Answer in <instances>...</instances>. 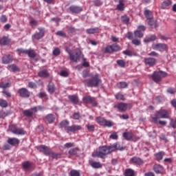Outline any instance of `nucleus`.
I'll return each instance as SVG.
<instances>
[{"instance_id":"f704fd0d","label":"nucleus","mask_w":176,"mask_h":176,"mask_svg":"<svg viewBox=\"0 0 176 176\" xmlns=\"http://www.w3.org/2000/svg\"><path fill=\"white\" fill-rule=\"evenodd\" d=\"M171 5V1L166 0L162 3L161 8L162 9H166L168 6H170Z\"/></svg>"},{"instance_id":"423d86ee","label":"nucleus","mask_w":176,"mask_h":176,"mask_svg":"<svg viewBox=\"0 0 176 176\" xmlns=\"http://www.w3.org/2000/svg\"><path fill=\"white\" fill-rule=\"evenodd\" d=\"M96 122L100 126H104L106 127H112L113 122L111 120H107L102 117H98L96 118Z\"/></svg>"},{"instance_id":"e2e57ef3","label":"nucleus","mask_w":176,"mask_h":176,"mask_svg":"<svg viewBox=\"0 0 176 176\" xmlns=\"http://www.w3.org/2000/svg\"><path fill=\"white\" fill-rule=\"evenodd\" d=\"M116 100H124V96L122 94H118L116 95Z\"/></svg>"},{"instance_id":"0eeeda50","label":"nucleus","mask_w":176,"mask_h":176,"mask_svg":"<svg viewBox=\"0 0 176 176\" xmlns=\"http://www.w3.org/2000/svg\"><path fill=\"white\" fill-rule=\"evenodd\" d=\"M10 130L13 134H16V135H24V134H25V131H24V129L17 128L15 125H11L10 126Z\"/></svg>"},{"instance_id":"8fccbe9b","label":"nucleus","mask_w":176,"mask_h":176,"mask_svg":"<svg viewBox=\"0 0 176 176\" xmlns=\"http://www.w3.org/2000/svg\"><path fill=\"white\" fill-rule=\"evenodd\" d=\"M52 157H53V159H59V157H61V154L60 153H53L52 151H50V154Z\"/></svg>"},{"instance_id":"aec40b11","label":"nucleus","mask_w":176,"mask_h":176,"mask_svg":"<svg viewBox=\"0 0 176 176\" xmlns=\"http://www.w3.org/2000/svg\"><path fill=\"white\" fill-rule=\"evenodd\" d=\"M13 61V57L10 54L6 55L2 58L3 64H9Z\"/></svg>"},{"instance_id":"5fc2aeb1","label":"nucleus","mask_w":176,"mask_h":176,"mask_svg":"<svg viewBox=\"0 0 176 176\" xmlns=\"http://www.w3.org/2000/svg\"><path fill=\"white\" fill-rule=\"evenodd\" d=\"M132 43L135 46H140L141 45V41L138 38H134L132 40Z\"/></svg>"},{"instance_id":"2eb2a0df","label":"nucleus","mask_w":176,"mask_h":176,"mask_svg":"<svg viewBox=\"0 0 176 176\" xmlns=\"http://www.w3.org/2000/svg\"><path fill=\"white\" fill-rule=\"evenodd\" d=\"M69 10L73 14H78L80 12L83 10V8L78 6H71L69 7Z\"/></svg>"},{"instance_id":"4468645a","label":"nucleus","mask_w":176,"mask_h":176,"mask_svg":"<svg viewBox=\"0 0 176 176\" xmlns=\"http://www.w3.org/2000/svg\"><path fill=\"white\" fill-rule=\"evenodd\" d=\"M157 60L155 58H145L144 63L146 65H148V67H153V65H156Z\"/></svg>"},{"instance_id":"6ab92c4d","label":"nucleus","mask_w":176,"mask_h":176,"mask_svg":"<svg viewBox=\"0 0 176 176\" xmlns=\"http://www.w3.org/2000/svg\"><path fill=\"white\" fill-rule=\"evenodd\" d=\"M131 163H133V164H138V166H141V164L144 163V161L142 160V159L138 157H133L131 159Z\"/></svg>"},{"instance_id":"f03ea898","label":"nucleus","mask_w":176,"mask_h":176,"mask_svg":"<svg viewBox=\"0 0 176 176\" xmlns=\"http://www.w3.org/2000/svg\"><path fill=\"white\" fill-rule=\"evenodd\" d=\"M100 82L101 80L100 79V77H98V74L94 76L91 79H86L83 80V83L87 87H98Z\"/></svg>"},{"instance_id":"c756f323","label":"nucleus","mask_w":176,"mask_h":176,"mask_svg":"<svg viewBox=\"0 0 176 176\" xmlns=\"http://www.w3.org/2000/svg\"><path fill=\"white\" fill-rule=\"evenodd\" d=\"M87 34H98L100 32V28H89L86 30Z\"/></svg>"},{"instance_id":"9d476101","label":"nucleus","mask_w":176,"mask_h":176,"mask_svg":"<svg viewBox=\"0 0 176 176\" xmlns=\"http://www.w3.org/2000/svg\"><path fill=\"white\" fill-rule=\"evenodd\" d=\"M154 50H159V52H166L168 50V46L164 43H157L153 45Z\"/></svg>"},{"instance_id":"6e6d98bb","label":"nucleus","mask_w":176,"mask_h":176,"mask_svg":"<svg viewBox=\"0 0 176 176\" xmlns=\"http://www.w3.org/2000/svg\"><path fill=\"white\" fill-rule=\"evenodd\" d=\"M86 127H87L88 131H91V133H93V131H94V130L96 129L94 125H91V124H87Z\"/></svg>"},{"instance_id":"49530a36","label":"nucleus","mask_w":176,"mask_h":176,"mask_svg":"<svg viewBox=\"0 0 176 176\" xmlns=\"http://www.w3.org/2000/svg\"><path fill=\"white\" fill-rule=\"evenodd\" d=\"M109 138H111V140H118V138H119V136L118 135V132H111Z\"/></svg>"},{"instance_id":"dca6fc26","label":"nucleus","mask_w":176,"mask_h":176,"mask_svg":"<svg viewBox=\"0 0 176 176\" xmlns=\"http://www.w3.org/2000/svg\"><path fill=\"white\" fill-rule=\"evenodd\" d=\"M127 103L120 102L118 104L115 105L114 108H118L120 112H126V111H127Z\"/></svg>"},{"instance_id":"774afa93","label":"nucleus","mask_w":176,"mask_h":176,"mask_svg":"<svg viewBox=\"0 0 176 176\" xmlns=\"http://www.w3.org/2000/svg\"><path fill=\"white\" fill-rule=\"evenodd\" d=\"M0 21H1V23H6V21H8V17L6 15H2L0 17Z\"/></svg>"},{"instance_id":"20e7f679","label":"nucleus","mask_w":176,"mask_h":176,"mask_svg":"<svg viewBox=\"0 0 176 176\" xmlns=\"http://www.w3.org/2000/svg\"><path fill=\"white\" fill-rule=\"evenodd\" d=\"M170 115L168 111L164 109H161L157 111L155 116L153 118L152 120L153 123H157V119H169Z\"/></svg>"},{"instance_id":"de8ad7c7","label":"nucleus","mask_w":176,"mask_h":176,"mask_svg":"<svg viewBox=\"0 0 176 176\" xmlns=\"http://www.w3.org/2000/svg\"><path fill=\"white\" fill-rule=\"evenodd\" d=\"M10 86V85L9 84V82H6L4 83L3 82H0V89H3V90H5V89L9 87Z\"/></svg>"},{"instance_id":"473e14b6","label":"nucleus","mask_w":176,"mask_h":176,"mask_svg":"<svg viewBox=\"0 0 176 176\" xmlns=\"http://www.w3.org/2000/svg\"><path fill=\"white\" fill-rule=\"evenodd\" d=\"M117 10H124V0H119V4L116 7Z\"/></svg>"},{"instance_id":"b1692460","label":"nucleus","mask_w":176,"mask_h":176,"mask_svg":"<svg viewBox=\"0 0 176 176\" xmlns=\"http://www.w3.org/2000/svg\"><path fill=\"white\" fill-rule=\"evenodd\" d=\"M156 39H157L156 36L155 34H152L151 36H150V37H145L144 38V43H149L150 42H153L154 41H156Z\"/></svg>"},{"instance_id":"09e8293b","label":"nucleus","mask_w":176,"mask_h":176,"mask_svg":"<svg viewBox=\"0 0 176 176\" xmlns=\"http://www.w3.org/2000/svg\"><path fill=\"white\" fill-rule=\"evenodd\" d=\"M117 64L120 67H121V68H124V67L126 66V62H124V60H118Z\"/></svg>"},{"instance_id":"f3484780","label":"nucleus","mask_w":176,"mask_h":176,"mask_svg":"<svg viewBox=\"0 0 176 176\" xmlns=\"http://www.w3.org/2000/svg\"><path fill=\"white\" fill-rule=\"evenodd\" d=\"M111 152H115V151H124V148L121 147L118 143L113 144L109 146Z\"/></svg>"},{"instance_id":"4d7b16f0","label":"nucleus","mask_w":176,"mask_h":176,"mask_svg":"<svg viewBox=\"0 0 176 176\" xmlns=\"http://www.w3.org/2000/svg\"><path fill=\"white\" fill-rule=\"evenodd\" d=\"M61 53V51L60 50V48L56 47L53 51V54L56 56H60V54Z\"/></svg>"},{"instance_id":"7c9ffc66","label":"nucleus","mask_w":176,"mask_h":176,"mask_svg":"<svg viewBox=\"0 0 176 176\" xmlns=\"http://www.w3.org/2000/svg\"><path fill=\"white\" fill-rule=\"evenodd\" d=\"M45 119L50 123H53V122H54V120H56V116H54V114H52V113L47 114L45 116Z\"/></svg>"},{"instance_id":"1a4fd4ad","label":"nucleus","mask_w":176,"mask_h":176,"mask_svg":"<svg viewBox=\"0 0 176 176\" xmlns=\"http://www.w3.org/2000/svg\"><path fill=\"white\" fill-rule=\"evenodd\" d=\"M82 101L86 104H91L93 107H97V101L96 99L90 96H87L82 98Z\"/></svg>"},{"instance_id":"0e129e2a","label":"nucleus","mask_w":176,"mask_h":176,"mask_svg":"<svg viewBox=\"0 0 176 176\" xmlns=\"http://www.w3.org/2000/svg\"><path fill=\"white\" fill-rule=\"evenodd\" d=\"M122 53L123 54H125V56H129V57H131V56H133V52L129 50L123 51Z\"/></svg>"},{"instance_id":"4c0bfd02","label":"nucleus","mask_w":176,"mask_h":176,"mask_svg":"<svg viewBox=\"0 0 176 176\" xmlns=\"http://www.w3.org/2000/svg\"><path fill=\"white\" fill-rule=\"evenodd\" d=\"M10 43V40H9L7 37H3L0 39V45H9Z\"/></svg>"},{"instance_id":"39448f33","label":"nucleus","mask_w":176,"mask_h":176,"mask_svg":"<svg viewBox=\"0 0 176 176\" xmlns=\"http://www.w3.org/2000/svg\"><path fill=\"white\" fill-rule=\"evenodd\" d=\"M166 76H167V73L161 70L159 72H154L151 78L155 83H159V82H162V79L166 78Z\"/></svg>"},{"instance_id":"69168bd1","label":"nucleus","mask_w":176,"mask_h":176,"mask_svg":"<svg viewBox=\"0 0 176 176\" xmlns=\"http://www.w3.org/2000/svg\"><path fill=\"white\" fill-rule=\"evenodd\" d=\"M56 35H58V36H62V38H65V36H67V34L63 31H58L56 32Z\"/></svg>"},{"instance_id":"2f4dec72","label":"nucleus","mask_w":176,"mask_h":176,"mask_svg":"<svg viewBox=\"0 0 176 176\" xmlns=\"http://www.w3.org/2000/svg\"><path fill=\"white\" fill-rule=\"evenodd\" d=\"M166 153L163 151H160L157 153L155 154V159L158 161L160 162V160H163V156H164Z\"/></svg>"},{"instance_id":"864d4df0","label":"nucleus","mask_w":176,"mask_h":176,"mask_svg":"<svg viewBox=\"0 0 176 176\" xmlns=\"http://www.w3.org/2000/svg\"><path fill=\"white\" fill-rule=\"evenodd\" d=\"M104 53H113L112 45H108L104 50Z\"/></svg>"},{"instance_id":"cd10ccee","label":"nucleus","mask_w":176,"mask_h":176,"mask_svg":"<svg viewBox=\"0 0 176 176\" xmlns=\"http://www.w3.org/2000/svg\"><path fill=\"white\" fill-rule=\"evenodd\" d=\"M68 98L72 104H77L79 102V98H78L76 95L69 96Z\"/></svg>"},{"instance_id":"052dcab7","label":"nucleus","mask_w":176,"mask_h":176,"mask_svg":"<svg viewBox=\"0 0 176 176\" xmlns=\"http://www.w3.org/2000/svg\"><path fill=\"white\" fill-rule=\"evenodd\" d=\"M8 68L11 69V71H13L14 72L16 71H19V67L16 65H11L8 66Z\"/></svg>"},{"instance_id":"a878e982","label":"nucleus","mask_w":176,"mask_h":176,"mask_svg":"<svg viewBox=\"0 0 176 176\" xmlns=\"http://www.w3.org/2000/svg\"><path fill=\"white\" fill-rule=\"evenodd\" d=\"M153 170L156 174H160L163 171V166L160 164H155L153 166Z\"/></svg>"},{"instance_id":"37998d69","label":"nucleus","mask_w":176,"mask_h":176,"mask_svg":"<svg viewBox=\"0 0 176 176\" xmlns=\"http://www.w3.org/2000/svg\"><path fill=\"white\" fill-rule=\"evenodd\" d=\"M125 176H135L133 169H126L125 170Z\"/></svg>"},{"instance_id":"338daca9","label":"nucleus","mask_w":176,"mask_h":176,"mask_svg":"<svg viewBox=\"0 0 176 176\" xmlns=\"http://www.w3.org/2000/svg\"><path fill=\"white\" fill-rule=\"evenodd\" d=\"M80 118V114L79 113H74L73 114V119H74V120H79Z\"/></svg>"},{"instance_id":"ddd939ff","label":"nucleus","mask_w":176,"mask_h":176,"mask_svg":"<svg viewBox=\"0 0 176 176\" xmlns=\"http://www.w3.org/2000/svg\"><path fill=\"white\" fill-rule=\"evenodd\" d=\"M19 94L21 97H23V98H28L30 97L31 93L28 89L25 88H21L19 90Z\"/></svg>"},{"instance_id":"680f3d73","label":"nucleus","mask_w":176,"mask_h":176,"mask_svg":"<svg viewBox=\"0 0 176 176\" xmlns=\"http://www.w3.org/2000/svg\"><path fill=\"white\" fill-rule=\"evenodd\" d=\"M17 52H19V54H27L28 50H24L23 48H20L17 50Z\"/></svg>"},{"instance_id":"a19ab883","label":"nucleus","mask_w":176,"mask_h":176,"mask_svg":"<svg viewBox=\"0 0 176 176\" xmlns=\"http://www.w3.org/2000/svg\"><path fill=\"white\" fill-rule=\"evenodd\" d=\"M121 20L124 24H129V22L130 21V18L126 15H123L121 16Z\"/></svg>"},{"instance_id":"6e6552de","label":"nucleus","mask_w":176,"mask_h":176,"mask_svg":"<svg viewBox=\"0 0 176 176\" xmlns=\"http://www.w3.org/2000/svg\"><path fill=\"white\" fill-rule=\"evenodd\" d=\"M79 130H82L81 125H72L69 126L65 127V131L67 133H75V131H79Z\"/></svg>"},{"instance_id":"c9c22d12","label":"nucleus","mask_w":176,"mask_h":176,"mask_svg":"<svg viewBox=\"0 0 176 176\" xmlns=\"http://www.w3.org/2000/svg\"><path fill=\"white\" fill-rule=\"evenodd\" d=\"M144 16H146V18L147 19V20L153 19V16L152 15V12L149 10L144 11Z\"/></svg>"},{"instance_id":"13d9d810","label":"nucleus","mask_w":176,"mask_h":176,"mask_svg":"<svg viewBox=\"0 0 176 176\" xmlns=\"http://www.w3.org/2000/svg\"><path fill=\"white\" fill-rule=\"evenodd\" d=\"M166 92L168 93V94H175L176 91L175 89L173 87H169L167 89Z\"/></svg>"},{"instance_id":"e433bc0d","label":"nucleus","mask_w":176,"mask_h":176,"mask_svg":"<svg viewBox=\"0 0 176 176\" xmlns=\"http://www.w3.org/2000/svg\"><path fill=\"white\" fill-rule=\"evenodd\" d=\"M23 115H25V116H27L28 118H31V116L34 115V112L32 111V110L26 109L23 111Z\"/></svg>"},{"instance_id":"f8f14e48","label":"nucleus","mask_w":176,"mask_h":176,"mask_svg":"<svg viewBox=\"0 0 176 176\" xmlns=\"http://www.w3.org/2000/svg\"><path fill=\"white\" fill-rule=\"evenodd\" d=\"M23 167L24 171H34V164L30 162H25L23 163Z\"/></svg>"},{"instance_id":"3c124183","label":"nucleus","mask_w":176,"mask_h":176,"mask_svg":"<svg viewBox=\"0 0 176 176\" xmlns=\"http://www.w3.org/2000/svg\"><path fill=\"white\" fill-rule=\"evenodd\" d=\"M70 176H80V173L76 170H72L70 171Z\"/></svg>"},{"instance_id":"7ed1b4c3","label":"nucleus","mask_w":176,"mask_h":176,"mask_svg":"<svg viewBox=\"0 0 176 176\" xmlns=\"http://www.w3.org/2000/svg\"><path fill=\"white\" fill-rule=\"evenodd\" d=\"M112 153L109 146H102L99 148V150L95 153V157H100V159H105L107 155Z\"/></svg>"},{"instance_id":"9b49d317","label":"nucleus","mask_w":176,"mask_h":176,"mask_svg":"<svg viewBox=\"0 0 176 176\" xmlns=\"http://www.w3.org/2000/svg\"><path fill=\"white\" fill-rule=\"evenodd\" d=\"M37 149L38 151L40 152H43V153H44V155H46L47 156H49V155H50V149H49V147H47L45 145H41V146H38Z\"/></svg>"},{"instance_id":"bf43d9fd","label":"nucleus","mask_w":176,"mask_h":176,"mask_svg":"<svg viewBox=\"0 0 176 176\" xmlns=\"http://www.w3.org/2000/svg\"><path fill=\"white\" fill-rule=\"evenodd\" d=\"M0 107L2 108H6V107H8V102L3 100H0Z\"/></svg>"},{"instance_id":"79ce46f5","label":"nucleus","mask_w":176,"mask_h":176,"mask_svg":"<svg viewBox=\"0 0 176 176\" xmlns=\"http://www.w3.org/2000/svg\"><path fill=\"white\" fill-rule=\"evenodd\" d=\"M69 124V121L63 120L60 122L59 126L60 127H69V126H68Z\"/></svg>"},{"instance_id":"bb28decb","label":"nucleus","mask_w":176,"mask_h":176,"mask_svg":"<svg viewBox=\"0 0 176 176\" xmlns=\"http://www.w3.org/2000/svg\"><path fill=\"white\" fill-rule=\"evenodd\" d=\"M148 24L151 28H156L158 27L157 21L153 19V18L148 19Z\"/></svg>"},{"instance_id":"393cba45","label":"nucleus","mask_w":176,"mask_h":176,"mask_svg":"<svg viewBox=\"0 0 176 176\" xmlns=\"http://www.w3.org/2000/svg\"><path fill=\"white\" fill-rule=\"evenodd\" d=\"M47 90L50 94H53L56 91V86L53 82H49L47 85Z\"/></svg>"},{"instance_id":"a211bd4d","label":"nucleus","mask_w":176,"mask_h":176,"mask_svg":"<svg viewBox=\"0 0 176 176\" xmlns=\"http://www.w3.org/2000/svg\"><path fill=\"white\" fill-rule=\"evenodd\" d=\"M39 32L36 33L34 35V37L36 39H41V38H43V36L45 35V29L42 28H38Z\"/></svg>"},{"instance_id":"c03bdc74","label":"nucleus","mask_w":176,"mask_h":176,"mask_svg":"<svg viewBox=\"0 0 176 176\" xmlns=\"http://www.w3.org/2000/svg\"><path fill=\"white\" fill-rule=\"evenodd\" d=\"M170 126L172 129H176V118H170Z\"/></svg>"},{"instance_id":"58836bf2","label":"nucleus","mask_w":176,"mask_h":176,"mask_svg":"<svg viewBox=\"0 0 176 176\" xmlns=\"http://www.w3.org/2000/svg\"><path fill=\"white\" fill-rule=\"evenodd\" d=\"M134 35L136 38H142L144 36V32L137 30L134 32Z\"/></svg>"},{"instance_id":"a18cd8bd","label":"nucleus","mask_w":176,"mask_h":176,"mask_svg":"<svg viewBox=\"0 0 176 176\" xmlns=\"http://www.w3.org/2000/svg\"><path fill=\"white\" fill-rule=\"evenodd\" d=\"M68 153H69V155H71L72 156L77 155L78 154V148H71L69 151Z\"/></svg>"},{"instance_id":"603ef678","label":"nucleus","mask_w":176,"mask_h":176,"mask_svg":"<svg viewBox=\"0 0 176 176\" xmlns=\"http://www.w3.org/2000/svg\"><path fill=\"white\" fill-rule=\"evenodd\" d=\"M111 47L113 49V52H119V50H120V46L117 44H113Z\"/></svg>"},{"instance_id":"5701e85b","label":"nucleus","mask_w":176,"mask_h":176,"mask_svg":"<svg viewBox=\"0 0 176 176\" xmlns=\"http://www.w3.org/2000/svg\"><path fill=\"white\" fill-rule=\"evenodd\" d=\"M8 143L14 146V145H19V144H20V140L16 138H9Z\"/></svg>"},{"instance_id":"412c9836","label":"nucleus","mask_w":176,"mask_h":176,"mask_svg":"<svg viewBox=\"0 0 176 176\" xmlns=\"http://www.w3.org/2000/svg\"><path fill=\"white\" fill-rule=\"evenodd\" d=\"M89 164L91 165V166L93 168H101L102 167V164H101L98 162H94V161H92V160H89Z\"/></svg>"},{"instance_id":"c85d7f7f","label":"nucleus","mask_w":176,"mask_h":176,"mask_svg":"<svg viewBox=\"0 0 176 176\" xmlns=\"http://www.w3.org/2000/svg\"><path fill=\"white\" fill-rule=\"evenodd\" d=\"M26 54H28L30 58H35V57H36V52H35V50L31 48L28 50V52Z\"/></svg>"},{"instance_id":"72a5a7b5","label":"nucleus","mask_w":176,"mask_h":176,"mask_svg":"<svg viewBox=\"0 0 176 176\" xmlns=\"http://www.w3.org/2000/svg\"><path fill=\"white\" fill-rule=\"evenodd\" d=\"M38 76H40V78H47V76H49V73L47 72V70L44 69L38 72Z\"/></svg>"},{"instance_id":"4be33fe9","label":"nucleus","mask_w":176,"mask_h":176,"mask_svg":"<svg viewBox=\"0 0 176 176\" xmlns=\"http://www.w3.org/2000/svg\"><path fill=\"white\" fill-rule=\"evenodd\" d=\"M122 137L126 141H130L131 139L133 138L134 134H133L131 132H124L122 134Z\"/></svg>"},{"instance_id":"f257e3e1","label":"nucleus","mask_w":176,"mask_h":176,"mask_svg":"<svg viewBox=\"0 0 176 176\" xmlns=\"http://www.w3.org/2000/svg\"><path fill=\"white\" fill-rule=\"evenodd\" d=\"M65 52L68 53L69 56V59L74 63H77L78 60H80V56H82V51L79 48L76 49L72 51L69 48H65Z\"/></svg>"},{"instance_id":"ea45409f","label":"nucleus","mask_w":176,"mask_h":176,"mask_svg":"<svg viewBox=\"0 0 176 176\" xmlns=\"http://www.w3.org/2000/svg\"><path fill=\"white\" fill-rule=\"evenodd\" d=\"M117 86L118 89H125V87H127L129 86V84L126 82H120L117 84Z\"/></svg>"}]
</instances>
